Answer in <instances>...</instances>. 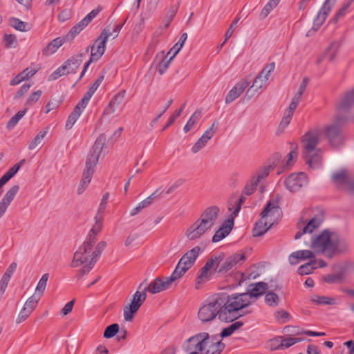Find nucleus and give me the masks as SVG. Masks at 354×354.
<instances>
[{"instance_id":"nucleus-12","label":"nucleus","mask_w":354,"mask_h":354,"mask_svg":"<svg viewBox=\"0 0 354 354\" xmlns=\"http://www.w3.org/2000/svg\"><path fill=\"white\" fill-rule=\"evenodd\" d=\"M321 131L319 129H313L306 132L302 137L301 142L302 147V154L313 153L317 148L319 142Z\"/></svg>"},{"instance_id":"nucleus-33","label":"nucleus","mask_w":354,"mask_h":354,"mask_svg":"<svg viewBox=\"0 0 354 354\" xmlns=\"http://www.w3.org/2000/svg\"><path fill=\"white\" fill-rule=\"evenodd\" d=\"M211 345L212 346L204 354H220L225 347L224 343L218 335L215 336L214 341Z\"/></svg>"},{"instance_id":"nucleus-60","label":"nucleus","mask_w":354,"mask_h":354,"mask_svg":"<svg viewBox=\"0 0 354 354\" xmlns=\"http://www.w3.org/2000/svg\"><path fill=\"white\" fill-rule=\"evenodd\" d=\"M209 271V270L207 269L205 266H203L201 269V273L199 274V275L197 277V279H196V288L198 289L199 284L206 282L209 280V274H208Z\"/></svg>"},{"instance_id":"nucleus-52","label":"nucleus","mask_w":354,"mask_h":354,"mask_svg":"<svg viewBox=\"0 0 354 354\" xmlns=\"http://www.w3.org/2000/svg\"><path fill=\"white\" fill-rule=\"evenodd\" d=\"M201 117V111H195L191 118L187 121V124L183 128L185 133H187L196 124V122L198 120V119Z\"/></svg>"},{"instance_id":"nucleus-15","label":"nucleus","mask_w":354,"mask_h":354,"mask_svg":"<svg viewBox=\"0 0 354 354\" xmlns=\"http://www.w3.org/2000/svg\"><path fill=\"white\" fill-rule=\"evenodd\" d=\"M245 260V256L243 253H234L220 263L218 273H226L233 269L238 264H241Z\"/></svg>"},{"instance_id":"nucleus-56","label":"nucleus","mask_w":354,"mask_h":354,"mask_svg":"<svg viewBox=\"0 0 354 354\" xmlns=\"http://www.w3.org/2000/svg\"><path fill=\"white\" fill-rule=\"evenodd\" d=\"M268 348L271 351L283 349L282 336H277L270 339L268 343Z\"/></svg>"},{"instance_id":"nucleus-37","label":"nucleus","mask_w":354,"mask_h":354,"mask_svg":"<svg viewBox=\"0 0 354 354\" xmlns=\"http://www.w3.org/2000/svg\"><path fill=\"white\" fill-rule=\"evenodd\" d=\"M28 109L25 108L23 110H20L15 115H14L8 122L6 124V128L8 130L10 131L13 129L15 126L17 124L19 121L25 115L27 112Z\"/></svg>"},{"instance_id":"nucleus-10","label":"nucleus","mask_w":354,"mask_h":354,"mask_svg":"<svg viewBox=\"0 0 354 354\" xmlns=\"http://www.w3.org/2000/svg\"><path fill=\"white\" fill-rule=\"evenodd\" d=\"M354 106V88L346 93L341 101L337 104V121L347 122L348 116L346 115L350 109Z\"/></svg>"},{"instance_id":"nucleus-46","label":"nucleus","mask_w":354,"mask_h":354,"mask_svg":"<svg viewBox=\"0 0 354 354\" xmlns=\"http://www.w3.org/2000/svg\"><path fill=\"white\" fill-rule=\"evenodd\" d=\"M19 190V186L18 185H13L4 195L1 201H4L6 204L10 205V203L15 198L16 194Z\"/></svg>"},{"instance_id":"nucleus-7","label":"nucleus","mask_w":354,"mask_h":354,"mask_svg":"<svg viewBox=\"0 0 354 354\" xmlns=\"http://www.w3.org/2000/svg\"><path fill=\"white\" fill-rule=\"evenodd\" d=\"M83 55V53H79L68 59L50 75V80H55L63 75L75 73L82 62Z\"/></svg>"},{"instance_id":"nucleus-42","label":"nucleus","mask_w":354,"mask_h":354,"mask_svg":"<svg viewBox=\"0 0 354 354\" xmlns=\"http://www.w3.org/2000/svg\"><path fill=\"white\" fill-rule=\"evenodd\" d=\"M223 258L224 254L223 253H221L217 256L212 257L206 261L204 266L210 270L214 266H216L214 270L217 272V270L219 268L220 263L223 261Z\"/></svg>"},{"instance_id":"nucleus-11","label":"nucleus","mask_w":354,"mask_h":354,"mask_svg":"<svg viewBox=\"0 0 354 354\" xmlns=\"http://www.w3.org/2000/svg\"><path fill=\"white\" fill-rule=\"evenodd\" d=\"M147 298V292L143 288L142 291L137 290L133 295L131 304L124 308V318L127 322L133 319L134 315L139 310Z\"/></svg>"},{"instance_id":"nucleus-51","label":"nucleus","mask_w":354,"mask_h":354,"mask_svg":"<svg viewBox=\"0 0 354 354\" xmlns=\"http://www.w3.org/2000/svg\"><path fill=\"white\" fill-rule=\"evenodd\" d=\"M276 321L280 324H285L290 319V315L284 310H279L274 313Z\"/></svg>"},{"instance_id":"nucleus-21","label":"nucleus","mask_w":354,"mask_h":354,"mask_svg":"<svg viewBox=\"0 0 354 354\" xmlns=\"http://www.w3.org/2000/svg\"><path fill=\"white\" fill-rule=\"evenodd\" d=\"M171 283L168 277H165L163 280L157 277L144 289L146 292L149 291L151 294H156L169 288Z\"/></svg>"},{"instance_id":"nucleus-30","label":"nucleus","mask_w":354,"mask_h":354,"mask_svg":"<svg viewBox=\"0 0 354 354\" xmlns=\"http://www.w3.org/2000/svg\"><path fill=\"white\" fill-rule=\"evenodd\" d=\"M24 162L25 160L23 159L18 163L15 164L0 178V189L17 173Z\"/></svg>"},{"instance_id":"nucleus-39","label":"nucleus","mask_w":354,"mask_h":354,"mask_svg":"<svg viewBox=\"0 0 354 354\" xmlns=\"http://www.w3.org/2000/svg\"><path fill=\"white\" fill-rule=\"evenodd\" d=\"M311 301L317 305H335L336 299L326 296L315 295L311 298Z\"/></svg>"},{"instance_id":"nucleus-35","label":"nucleus","mask_w":354,"mask_h":354,"mask_svg":"<svg viewBox=\"0 0 354 354\" xmlns=\"http://www.w3.org/2000/svg\"><path fill=\"white\" fill-rule=\"evenodd\" d=\"M113 33L111 32L107 28H104L99 37L95 39L93 45L98 46L99 47L106 50V44L108 39Z\"/></svg>"},{"instance_id":"nucleus-8","label":"nucleus","mask_w":354,"mask_h":354,"mask_svg":"<svg viewBox=\"0 0 354 354\" xmlns=\"http://www.w3.org/2000/svg\"><path fill=\"white\" fill-rule=\"evenodd\" d=\"M93 239H86L82 245L74 253L73 259L71 266L73 268L78 267L84 263H89V261L94 255L95 249H93Z\"/></svg>"},{"instance_id":"nucleus-1","label":"nucleus","mask_w":354,"mask_h":354,"mask_svg":"<svg viewBox=\"0 0 354 354\" xmlns=\"http://www.w3.org/2000/svg\"><path fill=\"white\" fill-rule=\"evenodd\" d=\"M311 248L317 254H322L328 259L334 257L336 253L342 254L348 249L346 241L336 233L324 230L311 241Z\"/></svg>"},{"instance_id":"nucleus-34","label":"nucleus","mask_w":354,"mask_h":354,"mask_svg":"<svg viewBox=\"0 0 354 354\" xmlns=\"http://www.w3.org/2000/svg\"><path fill=\"white\" fill-rule=\"evenodd\" d=\"M340 45V43L337 41H333L326 49L324 57L328 58L330 62H333L335 59Z\"/></svg>"},{"instance_id":"nucleus-6","label":"nucleus","mask_w":354,"mask_h":354,"mask_svg":"<svg viewBox=\"0 0 354 354\" xmlns=\"http://www.w3.org/2000/svg\"><path fill=\"white\" fill-rule=\"evenodd\" d=\"M223 301V309L225 315L227 313H232L247 308L253 301H250V296L248 294H232L227 298L222 297Z\"/></svg>"},{"instance_id":"nucleus-40","label":"nucleus","mask_w":354,"mask_h":354,"mask_svg":"<svg viewBox=\"0 0 354 354\" xmlns=\"http://www.w3.org/2000/svg\"><path fill=\"white\" fill-rule=\"evenodd\" d=\"M284 330H286L287 333H291L295 335L306 334L312 337H321L325 335V333L324 332H315L311 330L299 332L295 327L291 326L285 327Z\"/></svg>"},{"instance_id":"nucleus-9","label":"nucleus","mask_w":354,"mask_h":354,"mask_svg":"<svg viewBox=\"0 0 354 354\" xmlns=\"http://www.w3.org/2000/svg\"><path fill=\"white\" fill-rule=\"evenodd\" d=\"M345 123L337 122L336 115L334 122L325 127V136L332 147H339L344 142L345 136L341 129V125Z\"/></svg>"},{"instance_id":"nucleus-14","label":"nucleus","mask_w":354,"mask_h":354,"mask_svg":"<svg viewBox=\"0 0 354 354\" xmlns=\"http://www.w3.org/2000/svg\"><path fill=\"white\" fill-rule=\"evenodd\" d=\"M283 184L290 192H297L308 185V178L303 172L293 173L285 179Z\"/></svg>"},{"instance_id":"nucleus-48","label":"nucleus","mask_w":354,"mask_h":354,"mask_svg":"<svg viewBox=\"0 0 354 354\" xmlns=\"http://www.w3.org/2000/svg\"><path fill=\"white\" fill-rule=\"evenodd\" d=\"M272 169V165L265 166L259 169L257 176H254L252 179L254 180V183L259 184L263 179L266 178Z\"/></svg>"},{"instance_id":"nucleus-64","label":"nucleus","mask_w":354,"mask_h":354,"mask_svg":"<svg viewBox=\"0 0 354 354\" xmlns=\"http://www.w3.org/2000/svg\"><path fill=\"white\" fill-rule=\"evenodd\" d=\"M41 94H42V91L41 90H38V91L31 93V95H30V96L28 97L25 105L26 106H32L35 102H37L39 100Z\"/></svg>"},{"instance_id":"nucleus-50","label":"nucleus","mask_w":354,"mask_h":354,"mask_svg":"<svg viewBox=\"0 0 354 354\" xmlns=\"http://www.w3.org/2000/svg\"><path fill=\"white\" fill-rule=\"evenodd\" d=\"M49 274H44L39 279L36 287V293L39 296H41L46 289L47 281L48 279Z\"/></svg>"},{"instance_id":"nucleus-61","label":"nucleus","mask_w":354,"mask_h":354,"mask_svg":"<svg viewBox=\"0 0 354 354\" xmlns=\"http://www.w3.org/2000/svg\"><path fill=\"white\" fill-rule=\"evenodd\" d=\"M40 296L37 295V294L30 297L27 301H26L24 304V307L29 309L32 312L34 310V309L36 308L39 300L40 299Z\"/></svg>"},{"instance_id":"nucleus-58","label":"nucleus","mask_w":354,"mask_h":354,"mask_svg":"<svg viewBox=\"0 0 354 354\" xmlns=\"http://www.w3.org/2000/svg\"><path fill=\"white\" fill-rule=\"evenodd\" d=\"M3 42L7 48H15L17 45V37L12 34H5L3 36Z\"/></svg>"},{"instance_id":"nucleus-63","label":"nucleus","mask_w":354,"mask_h":354,"mask_svg":"<svg viewBox=\"0 0 354 354\" xmlns=\"http://www.w3.org/2000/svg\"><path fill=\"white\" fill-rule=\"evenodd\" d=\"M304 339L299 337H292L290 336L284 337L282 336V344H283V349L288 348L291 346L294 345L297 342H300L303 341Z\"/></svg>"},{"instance_id":"nucleus-3","label":"nucleus","mask_w":354,"mask_h":354,"mask_svg":"<svg viewBox=\"0 0 354 354\" xmlns=\"http://www.w3.org/2000/svg\"><path fill=\"white\" fill-rule=\"evenodd\" d=\"M102 10L100 6L90 12L79 23L71 28L69 32L63 37H57L51 41L42 50V54L45 56H49L55 53L57 49L64 43L72 41L82 30H83L89 23L100 13Z\"/></svg>"},{"instance_id":"nucleus-16","label":"nucleus","mask_w":354,"mask_h":354,"mask_svg":"<svg viewBox=\"0 0 354 354\" xmlns=\"http://www.w3.org/2000/svg\"><path fill=\"white\" fill-rule=\"evenodd\" d=\"M208 230L202 222L197 219L185 231V235L189 241H195L200 239Z\"/></svg>"},{"instance_id":"nucleus-59","label":"nucleus","mask_w":354,"mask_h":354,"mask_svg":"<svg viewBox=\"0 0 354 354\" xmlns=\"http://www.w3.org/2000/svg\"><path fill=\"white\" fill-rule=\"evenodd\" d=\"M81 114L82 113H80L79 111H76L75 109H73V111L69 115L66 122L65 127L67 130H69L73 127V126L74 125V124L75 123V122L79 118Z\"/></svg>"},{"instance_id":"nucleus-44","label":"nucleus","mask_w":354,"mask_h":354,"mask_svg":"<svg viewBox=\"0 0 354 354\" xmlns=\"http://www.w3.org/2000/svg\"><path fill=\"white\" fill-rule=\"evenodd\" d=\"M95 219V225L91 228L86 238V239H89L90 238L93 239L94 244L97 241L96 235L100 232L102 228V224L100 223L101 218H98V215H96Z\"/></svg>"},{"instance_id":"nucleus-49","label":"nucleus","mask_w":354,"mask_h":354,"mask_svg":"<svg viewBox=\"0 0 354 354\" xmlns=\"http://www.w3.org/2000/svg\"><path fill=\"white\" fill-rule=\"evenodd\" d=\"M280 0H270L263 8L260 17L265 19L270 12L279 4Z\"/></svg>"},{"instance_id":"nucleus-29","label":"nucleus","mask_w":354,"mask_h":354,"mask_svg":"<svg viewBox=\"0 0 354 354\" xmlns=\"http://www.w3.org/2000/svg\"><path fill=\"white\" fill-rule=\"evenodd\" d=\"M17 268V263L13 262L7 268L6 272L3 275L0 281V298L4 294L6 289L8 286V282L10 280L11 276Z\"/></svg>"},{"instance_id":"nucleus-27","label":"nucleus","mask_w":354,"mask_h":354,"mask_svg":"<svg viewBox=\"0 0 354 354\" xmlns=\"http://www.w3.org/2000/svg\"><path fill=\"white\" fill-rule=\"evenodd\" d=\"M316 259L315 254L308 250H298L292 252L288 257L289 263L291 265H296L299 260Z\"/></svg>"},{"instance_id":"nucleus-25","label":"nucleus","mask_w":354,"mask_h":354,"mask_svg":"<svg viewBox=\"0 0 354 354\" xmlns=\"http://www.w3.org/2000/svg\"><path fill=\"white\" fill-rule=\"evenodd\" d=\"M349 176L346 169H340L332 174L331 183L338 189H344Z\"/></svg>"},{"instance_id":"nucleus-23","label":"nucleus","mask_w":354,"mask_h":354,"mask_svg":"<svg viewBox=\"0 0 354 354\" xmlns=\"http://www.w3.org/2000/svg\"><path fill=\"white\" fill-rule=\"evenodd\" d=\"M268 286L266 282H258L250 284L247 289L245 294L250 296V301H254L260 296L263 295L268 290Z\"/></svg>"},{"instance_id":"nucleus-2","label":"nucleus","mask_w":354,"mask_h":354,"mask_svg":"<svg viewBox=\"0 0 354 354\" xmlns=\"http://www.w3.org/2000/svg\"><path fill=\"white\" fill-rule=\"evenodd\" d=\"M106 137L104 133L100 134L96 139L93 147L90 149L86 161L85 169L82 174L78 188L77 194H82L88 184L95 172V167L97 165L100 153L106 145Z\"/></svg>"},{"instance_id":"nucleus-13","label":"nucleus","mask_w":354,"mask_h":354,"mask_svg":"<svg viewBox=\"0 0 354 354\" xmlns=\"http://www.w3.org/2000/svg\"><path fill=\"white\" fill-rule=\"evenodd\" d=\"M215 336L217 335L210 336L207 333L203 332L189 337V342L192 346V348L204 353L212 346L211 344L214 341Z\"/></svg>"},{"instance_id":"nucleus-22","label":"nucleus","mask_w":354,"mask_h":354,"mask_svg":"<svg viewBox=\"0 0 354 354\" xmlns=\"http://www.w3.org/2000/svg\"><path fill=\"white\" fill-rule=\"evenodd\" d=\"M250 81L246 79H243L236 84V85L228 92L225 97V102L226 104L232 102L238 98L244 90L249 86Z\"/></svg>"},{"instance_id":"nucleus-43","label":"nucleus","mask_w":354,"mask_h":354,"mask_svg":"<svg viewBox=\"0 0 354 354\" xmlns=\"http://www.w3.org/2000/svg\"><path fill=\"white\" fill-rule=\"evenodd\" d=\"M323 221L322 218L314 217L311 218L305 227L303 228V233H311L313 231L320 226Z\"/></svg>"},{"instance_id":"nucleus-62","label":"nucleus","mask_w":354,"mask_h":354,"mask_svg":"<svg viewBox=\"0 0 354 354\" xmlns=\"http://www.w3.org/2000/svg\"><path fill=\"white\" fill-rule=\"evenodd\" d=\"M218 125V122L217 120H214L212 125L203 134L202 136L203 137V138L209 140L216 132Z\"/></svg>"},{"instance_id":"nucleus-18","label":"nucleus","mask_w":354,"mask_h":354,"mask_svg":"<svg viewBox=\"0 0 354 354\" xmlns=\"http://www.w3.org/2000/svg\"><path fill=\"white\" fill-rule=\"evenodd\" d=\"M219 212L220 209L217 206H211L206 208L198 219L209 229H211L215 223Z\"/></svg>"},{"instance_id":"nucleus-38","label":"nucleus","mask_w":354,"mask_h":354,"mask_svg":"<svg viewBox=\"0 0 354 354\" xmlns=\"http://www.w3.org/2000/svg\"><path fill=\"white\" fill-rule=\"evenodd\" d=\"M243 325L241 321L235 322L228 327L224 328L220 335H218L221 338L227 337L230 336L235 330L239 329Z\"/></svg>"},{"instance_id":"nucleus-32","label":"nucleus","mask_w":354,"mask_h":354,"mask_svg":"<svg viewBox=\"0 0 354 354\" xmlns=\"http://www.w3.org/2000/svg\"><path fill=\"white\" fill-rule=\"evenodd\" d=\"M9 25L15 30L21 32H27L31 29V25L30 24L23 21L17 17H11L9 19Z\"/></svg>"},{"instance_id":"nucleus-31","label":"nucleus","mask_w":354,"mask_h":354,"mask_svg":"<svg viewBox=\"0 0 354 354\" xmlns=\"http://www.w3.org/2000/svg\"><path fill=\"white\" fill-rule=\"evenodd\" d=\"M267 81L266 77L263 78L261 75L259 74L253 81L252 85L247 90L246 95H249L250 97H252L254 93L261 88Z\"/></svg>"},{"instance_id":"nucleus-20","label":"nucleus","mask_w":354,"mask_h":354,"mask_svg":"<svg viewBox=\"0 0 354 354\" xmlns=\"http://www.w3.org/2000/svg\"><path fill=\"white\" fill-rule=\"evenodd\" d=\"M201 251V248L199 246L193 248L180 258L178 263L188 270L195 263Z\"/></svg>"},{"instance_id":"nucleus-36","label":"nucleus","mask_w":354,"mask_h":354,"mask_svg":"<svg viewBox=\"0 0 354 354\" xmlns=\"http://www.w3.org/2000/svg\"><path fill=\"white\" fill-rule=\"evenodd\" d=\"M317 259H311L309 262L300 266L298 268L297 272L301 275H306L311 273L317 268Z\"/></svg>"},{"instance_id":"nucleus-54","label":"nucleus","mask_w":354,"mask_h":354,"mask_svg":"<svg viewBox=\"0 0 354 354\" xmlns=\"http://www.w3.org/2000/svg\"><path fill=\"white\" fill-rule=\"evenodd\" d=\"M47 133V130L39 131L34 138V139L30 142L28 149L30 150H33L35 149L41 143V140L46 136Z\"/></svg>"},{"instance_id":"nucleus-47","label":"nucleus","mask_w":354,"mask_h":354,"mask_svg":"<svg viewBox=\"0 0 354 354\" xmlns=\"http://www.w3.org/2000/svg\"><path fill=\"white\" fill-rule=\"evenodd\" d=\"M89 49H91V57L94 59L95 61H97L105 52V50L99 47L98 46L92 45L91 46H88L86 48L85 53H87Z\"/></svg>"},{"instance_id":"nucleus-19","label":"nucleus","mask_w":354,"mask_h":354,"mask_svg":"<svg viewBox=\"0 0 354 354\" xmlns=\"http://www.w3.org/2000/svg\"><path fill=\"white\" fill-rule=\"evenodd\" d=\"M335 2L336 0L325 1L316 18L314 19L313 27L315 29L317 30L324 23Z\"/></svg>"},{"instance_id":"nucleus-26","label":"nucleus","mask_w":354,"mask_h":354,"mask_svg":"<svg viewBox=\"0 0 354 354\" xmlns=\"http://www.w3.org/2000/svg\"><path fill=\"white\" fill-rule=\"evenodd\" d=\"M125 91H121L115 94L109 103L104 111V114H112L116 111L122 104L125 97Z\"/></svg>"},{"instance_id":"nucleus-57","label":"nucleus","mask_w":354,"mask_h":354,"mask_svg":"<svg viewBox=\"0 0 354 354\" xmlns=\"http://www.w3.org/2000/svg\"><path fill=\"white\" fill-rule=\"evenodd\" d=\"M279 297L273 292H268L265 296V302L270 306L275 307L279 304Z\"/></svg>"},{"instance_id":"nucleus-17","label":"nucleus","mask_w":354,"mask_h":354,"mask_svg":"<svg viewBox=\"0 0 354 354\" xmlns=\"http://www.w3.org/2000/svg\"><path fill=\"white\" fill-rule=\"evenodd\" d=\"M106 245V243L104 241H100L97 243V245L95 248L94 255L93 258L89 261V263L85 265L82 268L78 270L77 277L79 278L82 277L83 275L88 274L90 270L93 268L95 263L97 261L100 256L101 255L102 251L105 248Z\"/></svg>"},{"instance_id":"nucleus-5","label":"nucleus","mask_w":354,"mask_h":354,"mask_svg":"<svg viewBox=\"0 0 354 354\" xmlns=\"http://www.w3.org/2000/svg\"><path fill=\"white\" fill-rule=\"evenodd\" d=\"M198 310V315L203 322L212 320L218 316L221 321H227V317L223 309V301L221 297H215L206 301Z\"/></svg>"},{"instance_id":"nucleus-28","label":"nucleus","mask_w":354,"mask_h":354,"mask_svg":"<svg viewBox=\"0 0 354 354\" xmlns=\"http://www.w3.org/2000/svg\"><path fill=\"white\" fill-rule=\"evenodd\" d=\"M321 153L322 151L319 149L313 153H304L302 156L310 168L317 169L320 167L322 162Z\"/></svg>"},{"instance_id":"nucleus-55","label":"nucleus","mask_w":354,"mask_h":354,"mask_svg":"<svg viewBox=\"0 0 354 354\" xmlns=\"http://www.w3.org/2000/svg\"><path fill=\"white\" fill-rule=\"evenodd\" d=\"M119 331V325L118 324H112L108 326L104 331V337L110 339L114 337Z\"/></svg>"},{"instance_id":"nucleus-4","label":"nucleus","mask_w":354,"mask_h":354,"mask_svg":"<svg viewBox=\"0 0 354 354\" xmlns=\"http://www.w3.org/2000/svg\"><path fill=\"white\" fill-rule=\"evenodd\" d=\"M280 213L277 202L269 201L261 213V218L255 223L252 230L253 236L263 235L272 227Z\"/></svg>"},{"instance_id":"nucleus-45","label":"nucleus","mask_w":354,"mask_h":354,"mask_svg":"<svg viewBox=\"0 0 354 354\" xmlns=\"http://www.w3.org/2000/svg\"><path fill=\"white\" fill-rule=\"evenodd\" d=\"M187 39V34L186 32H183L181 35L179 41L169 50L167 55L172 54L173 57H175L183 46Z\"/></svg>"},{"instance_id":"nucleus-24","label":"nucleus","mask_w":354,"mask_h":354,"mask_svg":"<svg viewBox=\"0 0 354 354\" xmlns=\"http://www.w3.org/2000/svg\"><path fill=\"white\" fill-rule=\"evenodd\" d=\"M234 226V218L231 217L228 218L222 225L221 227L217 230L212 237V242L216 243L222 239H223L225 236H227L230 232L232 231Z\"/></svg>"},{"instance_id":"nucleus-53","label":"nucleus","mask_w":354,"mask_h":354,"mask_svg":"<svg viewBox=\"0 0 354 354\" xmlns=\"http://www.w3.org/2000/svg\"><path fill=\"white\" fill-rule=\"evenodd\" d=\"M187 271V270L180 266V264H177L174 271L171 274L170 277H168L169 279V281L171 283L175 281L176 280L180 279L183 276V274Z\"/></svg>"},{"instance_id":"nucleus-41","label":"nucleus","mask_w":354,"mask_h":354,"mask_svg":"<svg viewBox=\"0 0 354 354\" xmlns=\"http://www.w3.org/2000/svg\"><path fill=\"white\" fill-rule=\"evenodd\" d=\"M223 258L224 254L223 253H221L217 256L212 257L206 261L204 266L210 270L214 266H216L214 270L217 272V270L219 268L220 263L223 261Z\"/></svg>"}]
</instances>
